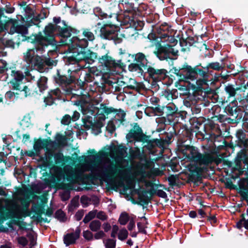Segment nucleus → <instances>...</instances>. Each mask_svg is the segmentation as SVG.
<instances>
[{
    "label": "nucleus",
    "mask_w": 248,
    "mask_h": 248,
    "mask_svg": "<svg viewBox=\"0 0 248 248\" xmlns=\"http://www.w3.org/2000/svg\"><path fill=\"white\" fill-rule=\"evenodd\" d=\"M124 20L127 24H129V26L137 30V26L136 25V19L133 17V15L130 16L124 15Z\"/></svg>",
    "instance_id": "obj_40"
},
{
    "label": "nucleus",
    "mask_w": 248,
    "mask_h": 248,
    "mask_svg": "<svg viewBox=\"0 0 248 248\" xmlns=\"http://www.w3.org/2000/svg\"><path fill=\"white\" fill-rule=\"evenodd\" d=\"M181 150L184 155L188 159L194 162L197 159L199 160L200 153L197 148L193 146L183 145L181 147Z\"/></svg>",
    "instance_id": "obj_17"
},
{
    "label": "nucleus",
    "mask_w": 248,
    "mask_h": 248,
    "mask_svg": "<svg viewBox=\"0 0 248 248\" xmlns=\"http://www.w3.org/2000/svg\"><path fill=\"white\" fill-rule=\"evenodd\" d=\"M78 239L74 234L73 232L67 233L64 236L63 242L66 246L74 244Z\"/></svg>",
    "instance_id": "obj_35"
},
{
    "label": "nucleus",
    "mask_w": 248,
    "mask_h": 248,
    "mask_svg": "<svg viewBox=\"0 0 248 248\" xmlns=\"http://www.w3.org/2000/svg\"><path fill=\"white\" fill-rule=\"evenodd\" d=\"M29 16H31V19H32L34 23H37V27H39V24L40 22V19H41V14H38L37 16H35L33 13H30L28 14Z\"/></svg>",
    "instance_id": "obj_58"
},
{
    "label": "nucleus",
    "mask_w": 248,
    "mask_h": 248,
    "mask_svg": "<svg viewBox=\"0 0 248 248\" xmlns=\"http://www.w3.org/2000/svg\"><path fill=\"white\" fill-rule=\"evenodd\" d=\"M67 158H69V157L64 156L61 152H55L54 153L53 163L62 166L67 162V159H66Z\"/></svg>",
    "instance_id": "obj_30"
},
{
    "label": "nucleus",
    "mask_w": 248,
    "mask_h": 248,
    "mask_svg": "<svg viewBox=\"0 0 248 248\" xmlns=\"http://www.w3.org/2000/svg\"><path fill=\"white\" fill-rule=\"evenodd\" d=\"M248 84H245L244 82L241 83L240 85H237L236 87L232 84H228L225 86L224 90L229 97H234L236 93H240L245 92L248 89Z\"/></svg>",
    "instance_id": "obj_18"
},
{
    "label": "nucleus",
    "mask_w": 248,
    "mask_h": 248,
    "mask_svg": "<svg viewBox=\"0 0 248 248\" xmlns=\"http://www.w3.org/2000/svg\"><path fill=\"white\" fill-rule=\"evenodd\" d=\"M98 111L97 112V116L96 117V120H97L98 122H102L105 120L106 119V115H108L109 113L112 112L113 109H103L104 113H102L101 112L100 113H99V110L100 109H97Z\"/></svg>",
    "instance_id": "obj_39"
},
{
    "label": "nucleus",
    "mask_w": 248,
    "mask_h": 248,
    "mask_svg": "<svg viewBox=\"0 0 248 248\" xmlns=\"http://www.w3.org/2000/svg\"><path fill=\"white\" fill-rule=\"evenodd\" d=\"M168 180L170 186H176L179 181V175H171L168 178Z\"/></svg>",
    "instance_id": "obj_49"
},
{
    "label": "nucleus",
    "mask_w": 248,
    "mask_h": 248,
    "mask_svg": "<svg viewBox=\"0 0 248 248\" xmlns=\"http://www.w3.org/2000/svg\"><path fill=\"white\" fill-rule=\"evenodd\" d=\"M83 236L87 241H91L93 239V233L89 230L84 231Z\"/></svg>",
    "instance_id": "obj_61"
},
{
    "label": "nucleus",
    "mask_w": 248,
    "mask_h": 248,
    "mask_svg": "<svg viewBox=\"0 0 248 248\" xmlns=\"http://www.w3.org/2000/svg\"><path fill=\"white\" fill-rule=\"evenodd\" d=\"M130 219L128 214L126 212H124L121 214L118 221L120 224L124 225Z\"/></svg>",
    "instance_id": "obj_43"
},
{
    "label": "nucleus",
    "mask_w": 248,
    "mask_h": 248,
    "mask_svg": "<svg viewBox=\"0 0 248 248\" xmlns=\"http://www.w3.org/2000/svg\"><path fill=\"white\" fill-rule=\"evenodd\" d=\"M61 94V91L58 88L50 90L48 92L47 96L44 97L45 106H51L55 103V101L56 99H60Z\"/></svg>",
    "instance_id": "obj_19"
},
{
    "label": "nucleus",
    "mask_w": 248,
    "mask_h": 248,
    "mask_svg": "<svg viewBox=\"0 0 248 248\" xmlns=\"http://www.w3.org/2000/svg\"><path fill=\"white\" fill-rule=\"evenodd\" d=\"M79 36H78L79 40H85L88 42V45L89 41H93L95 39V34L92 32L90 29L85 28L82 29V34L79 31Z\"/></svg>",
    "instance_id": "obj_24"
},
{
    "label": "nucleus",
    "mask_w": 248,
    "mask_h": 248,
    "mask_svg": "<svg viewBox=\"0 0 248 248\" xmlns=\"http://www.w3.org/2000/svg\"><path fill=\"white\" fill-rule=\"evenodd\" d=\"M112 112L115 113V117L119 121L123 122L124 121V118L125 116V112L123 109H113Z\"/></svg>",
    "instance_id": "obj_42"
},
{
    "label": "nucleus",
    "mask_w": 248,
    "mask_h": 248,
    "mask_svg": "<svg viewBox=\"0 0 248 248\" xmlns=\"http://www.w3.org/2000/svg\"><path fill=\"white\" fill-rule=\"evenodd\" d=\"M133 82L134 84V85H127L126 86H124L123 88V92L128 93V90L137 91L138 90V83L135 80H133Z\"/></svg>",
    "instance_id": "obj_54"
},
{
    "label": "nucleus",
    "mask_w": 248,
    "mask_h": 248,
    "mask_svg": "<svg viewBox=\"0 0 248 248\" xmlns=\"http://www.w3.org/2000/svg\"><path fill=\"white\" fill-rule=\"evenodd\" d=\"M186 65L187 64L183 65L182 68H179V69L173 67L172 69L171 70L172 73L179 77V80L186 81L188 79V75L186 74V71H185Z\"/></svg>",
    "instance_id": "obj_26"
},
{
    "label": "nucleus",
    "mask_w": 248,
    "mask_h": 248,
    "mask_svg": "<svg viewBox=\"0 0 248 248\" xmlns=\"http://www.w3.org/2000/svg\"><path fill=\"white\" fill-rule=\"evenodd\" d=\"M144 111L149 117L161 116L163 114V109H144Z\"/></svg>",
    "instance_id": "obj_38"
},
{
    "label": "nucleus",
    "mask_w": 248,
    "mask_h": 248,
    "mask_svg": "<svg viewBox=\"0 0 248 248\" xmlns=\"http://www.w3.org/2000/svg\"><path fill=\"white\" fill-rule=\"evenodd\" d=\"M101 227V223L98 220H93L89 224V227L93 232H97L100 230Z\"/></svg>",
    "instance_id": "obj_41"
},
{
    "label": "nucleus",
    "mask_w": 248,
    "mask_h": 248,
    "mask_svg": "<svg viewBox=\"0 0 248 248\" xmlns=\"http://www.w3.org/2000/svg\"><path fill=\"white\" fill-rule=\"evenodd\" d=\"M94 12L96 13V15L99 18L101 19H107L108 18H111L114 17V19L118 18V14L116 13H110L109 15L105 13L102 11V10L99 7H96Z\"/></svg>",
    "instance_id": "obj_31"
},
{
    "label": "nucleus",
    "mask_w": 248,
    "mask_h": 248,
    "mask_svg": "<svg viewBox=\"0 0 248 248\" xmlns=\"http://www.w3.org/2000/svg\"><path fill=\"white\" fill-rule=\"evenodd\" d=\"M229 115L232 116L233 118L238 120L242 118L243 120V117L246 111H248L247 109H224Z\"/></svg>",
    "instance_id": "obj_27"
},
{
    "label": "nucleus",
    "mask_w": 248,
    "mask_h": 248,
    "mask_svg": "<svg viewBox=\"0 0 248 248\" xmlns=\"http://www.w3.org/2000/svg\"><path fill=\"white\" fill-rule=\"evenodd\" d=\"M3 10V13L5 12L7 14H12L14 12L15 8L11 6V4L9 3V4H6L5 8H2Z\"/></svg>",
    "instance_id": "obj_63"
},
{
    "label": "nucleus",
    "mask_w": 248,
    "mask_h": 248,
    "mask_svg": "<svg viewBox=\"0 0 248 248\" xmlns=\"http://www.w3.org/2000/svg\"><path fill=\"white\" fill-rule=\"evenodd\" d=\"M44 147L43 141L41 140H38L35 142L33 145V149L36 153L39 152Z\"/></svg>",
    "instance_id": "obj_51"
},
{
    "label": "nucleus",
    "mask_w": 248,
    "mask_h": 248,
    "mask_svg": "<svg viewBox=\"0 0 248 248\" xmlns=\"http://www.w3.org/2000/svg\"><path fill=\"white\" fill-rule=\"evenodd\" d=\"M78 73L76 70H71L68 69L66 73H62L59 70H57V74L54 77L55 82L61 86H65V89H64V93L66 95L72 94V99L76 98V100H73L72 102L74 105L80 107L81 108H85V106L89 104L88 101L86 100V97L82 94L81 92L79 95L77 94L73 93L74 90L70 85L74 83L78 87V89L83 90L85 85L86 84L85 80H82L80 78H78Z\"/></svg>",
    "instance_id": "obj_4"
},
{
    "label": "nucleus",
    "mask_w": 248,
    "mask_h": 248,
    "mask_svg": "<svg viewBox=\"0 0 248 248\" xmlns=\"http://www.w3.org/2000/svg\"><path fill=\"white\" fill-rule=\"evenodd\" d=\"M119 54L120 56L121 62L125 64L129 63L128 65V69L131 72L137 73L138 70L140 69L141 65H144L143 62L146 61V55L143 52H138L131 54L125 49L122 48L119 49Z\"/></svg>",
    "instance_id": "obj_10"
},
{
    "label": "nucleus",
    "mask_w": 248,
    "mask_h": 248,
    "mask_svg": "<svg viewBox=\"0 0 248 248\" xmlns=\"http://www.w3.org/2000/svg\"><path fill=\"white\" fill-rule=\"evenodd\" d=\"M241 219L236 223L237 227L238 229L244 227L245 229L248 230V217L244 214L241 215Z\"/></svg>",
    "instance_id": "obj_37"
},
{
    "label": "nucleus",
    "mask_w": 248,
    "mask_h": 248,
    "mask_svg": "<svg viewBox=\"0 0 248 248\" xmlns=\"http://www.w3.org/2000/svg\"><path fill=\"white\" fill-rule=\"evenodd\" d=\"M49 32L47 28H46L42 32L39 31L36 33H32L30 36H27V34H17L15 39L17 45L25 41L33 44L34 49L36 52L42 54L45 52L47 45L50 43Z\"/></svg>",
    "instance_id": "obj_7"
},
{
    "label": "nucleus",
    "mask_w": 248,
    "mask_h": 248,
    "mask_svg": "<svg viewBox=\"0 0 248 248\" xmlns=\"http://www.w3.org/2000/svg\"><path fill=\"white\" fill-rule=\"evenodd\" d=\"M106 128L109 133H112L115 130L116 127L113 122L110 121L108 122Z\"/></svg>",
    "instance_id": "obj_62"
},
{
    "label": "nucleus",
    "mask_w": 248,
    "mask_h": 248,
    "mask_svg": "<svg viewBox=\"0 0 248 248\" xmlns=\"http://www.w3.org/2000/svg\"><path fill=\"white\" fill-rule=\"evenodd\" d=\"M54 24L49 23L46 26L43 31L47 28L50 36V43L47 45V48L51 46L56 48L57 41L55 36L61 37V43L62 45L67 46L68 50L72 54L67 58L69 64L78 63L81 61H85L91 63L97 58V55L87 48L88 42L85 40H79V30L68 26L64 20H62L60 17H54Z\"/></svg>",
    "instance_id": "obj_1"
},
{
    "label": "nucleus",
    "mask_w": 248,
    "mask_h": 248,
    "mask_svg": "<svg viewBox=\"0 0 248 248\" xmlns=\"http://www.w3.org/2000/svg\"><path fill=\"white\" fill-rule=\"evenodd\" d=\"M55 217L61 222H65L66 220L65 214L61 209L58 210L55 214Z\"/></svg>",
    "instance_id": "obj_48"
},
{
    "label": "nucleus",
    "mask_w": 248,
    "mask_h": 248,
    "mask_svg": "<svg viewBox=\"0 0 248 248\" xmlns=\"http://www.w3.org/2000/svg\"><path fill=\"white\" fill-rule=\"evenodd\" d=\"M103 242L106 248H115L116 242L113 239H108L106 241H104Z\"/></svg>",
    "instance_id": "obj_55"
},
{
    "label": "nucleus",
    "mask_w": 248,
    "mask_h": 248,
    "mask_svg": "<svg viewBox=\"0 0 248 248\" xmlns=\"http://www.w3.org/2000/svg\"><path fill=\"white\" fill-rule=\"evenodd\" d=\"M150 101L154 106L147 107L145 108H161V106L159 104L160 100L158 98L153 96L150 98Z\"/></svg>",
    "instance_id": "obj_45"
},
{
    "label": "nucleus",
    "mask_w": 248,
    "mask_h": 248,
    "mask_svg": "<svg viewBox=\"0 0 248 248\" xmlns=\"http://www.w3.org/2000/svg\"><path fill=\"white\" fill-rule=\"evenodd\" d=\"M225 58L221 60V63L218 62H212L209 63L206 66H202L203 69L208 70L209 69H213L217 71H220L223 70L226 67V63L224 62Z\"/></svg>",
    "instance_id": "obj_23"
},
{
    "label": "nucleus",
    "mask_w": 248,
    "mask_h": 248,
    "mask_svg": "<svg viewBox=\"0 0 248 248\" xmlns=\"http://www.w3.org/2000/svg\"><path fill=\"white\" fill-rule=\"evenodd\" d=\"M47 81V78L45 76H41L38 79L37 82V85L40 92L43 93L48 88Z\"/></svg>",
    "instance_id": "obj_33"
},
{
    "label": "nucleus",
    "mask_w": 248,
    "mask_h": 248,
    "mask_svg": "<svg viewBox=\"0 0 248 248\" xmlns=\"http://www.w3.org/2000/svg\"><path fill=\"white\" fill-rule=\"evenodd\" d=\"M126 150L127 148L123 146H119L114 149L116 155L115 160L117 163H120L127 156Z\"/></svg>",
    "instance_id": "obj_25"
},
{
    "label": "nucleus",
    "mask_w": 248,
    "mask_h": 248,
    "mask_svg": "<svg viewBox=\"0 0 248 248\" xmlns=\"http://www.w3.org/2000/svg\"><path fill=\"white\" fill-rule=\"evenodd\" d=\"M53 151L48 150L45 154V161L48 164H52L53 163V158L54 157V153Z\"/></svg>",
    "instance_id": "obj_44"
},
{
    "label": "nucleus",
    "mask_w": 248,
    "mask_h": 248,
    "mask_svg": "<svg viewBox=\"0 0 248 248\" xmlns=\"http://www.w3.org/2000/svg\"><path fill=\"white\" fill-rule=\"evenodd\" d=\"M177 42V40L173 36L169 34L162 40L156 41L155 44L156 50L154 51L153 54L160 61L172 60L170 55L178 56V51L173 48Z\"/></svg>",
    "instance_id": "obj_8"
},
{
    "label": "nucleus",
    "mask_w": 248,
    "mask_h": 248,
    "mask_svg": "<svg viewBox=\"0 0 248 248\" xmlns=\"http://www.w3.org/2000/svg\"><path fill=\"white\" fill-rule=\"evenodd\" d=\"M151 55L146 54V61L143 62L144 65H141L140 69L136 73L139 76L147 77L150 81H152V88L158 90L159 88L157 84L158 82H160L165 79L167 77L168 71L165 69H158L152 65L149 61Z\"/></svg>",
    "instance_id": "obj_6"
},
{
    "label": "nucleus",
    "mask_w": 248,
    "mask_h": 248,
    "mask_svg": "<svg viewBox=\"0 0 248 248\" xmlns=\"http://www.w3.org/2000/svg\"><path fill=\"white\" fill-rule=\"evenodd\" d=\"M236 137L240 143L242 140H244L246 138V134L241 130H238L236 133Z\"/></svg>",
    "instance_id": "obj_59"
},
{
    "label": "nucleus",
    "mask_w": 248,
    "mask_h": 248,
    "mask_svg": "<svg viewBox=\"0 0 248 248\" xmlns=\"http://www.w3.org/2000/svg\"><path fill=\"white\" fill-rule=\"evenodd\" d=\"M170 29V27L166 23H164L161 24L159 27H157V36H156L155 34H152L151 36L152 37L154 36L153 39L156 41L158 38H160V40H162V39L165 38L166 36L169 34Z\"/></svg>",
    "instance_id": "obj_22"
},
{
    "label": "nucleus",
    "mask_w": 248,
    "mask_h": 248,
    "mask_svg": "<svg viewBox=\"0 0 248 248\" xmlns=\"http://www.w3.org/2000/svg\"><path fill=\"white\" fill-rule=\"evenodd\" d=\"M17 33L18 34H27L28 33V29L25 25H19L18 23L10 31L9 33L13 34L14 33Z\"/></svg>",
    "instance_id": "obj_34"
},
{
    "label": "nucleus",
    "mask_w": 248,
    "mask_h": 248,
    "mask_svg": "<svg viewBox=\"0 0 248 248\" xmlns=\"http://www.w3.org/2000/svg\"><path fill=\"white\" fill-rule=\"evenodd\" d=\"M120 27L114 25L111 21L103 24L98 22L95 26L94 32L97 37L103 40H113L115 44L122 42V39L118 36Z\"/></svg>",
    "instance_id": "obj_9"
},
{
    "label": "nucleus",
    "mask_w": 248,
    "mask_h": 248,
    "mask_svg": "<svg viewBox=\"0 0 248 248\" xmlns=\"http://www.w3.org/2000/svg\"><path fill=\"white\" fill-rule=\"evenodd\" d=\"M11 76L14 77L10 82L12 84L13 89L16 90H20V85L22 82L24 76L19 71L12 70Z\"/></svg>",
    "instance_id": "obj_20"
},
{
    "label": "nucleus",
    "mask_w": 248,
    "mask_h": 248,
    "mask_svg": "<svg viewBox=\"0 0 248 248\" xmlns=\"http://www.w3.org/2000/svg\"><path fill=\"white\" fill-rule=\"evenodd\" d=\"M235 166L233 168L237 170L240 174L244 172L248 173V157L243 152H239L235 159Z\"/></svg>",
    "instance_id": "obj_14"
},
{
    "label": "nucleus",
    "mask_w": 248,
    "mask_h": 248,
    "mask_svg": "<svg viewBox=\"0 0 248 248\" xmlns=\"http://www.w3.org/2000/svg\"><path fill=\"white\" fill-rule=\"evenodd\" d=\"M124 171L123 170V173L122 174H119L117 173L115 175L112 177V178L109 179H106V180L109 181L111 182V183L116 187H124V191H127L129 189H133L135 186V183L131 179H128L126 181L125 185H124V182L121 180H119L118 181H116V179L114 178V177L117 175L118 177L121 178L122 175H123Z\"/></svg>",
    "instance_id": "obj_16"
},
{
    "label": "nucleus",
    "mask_w": 248,
    "mask_h": 248,
    "mask_svg": "<svg viewBox=\"0 0 248 248\" xmlns=\"http://www.w3.org/2000/svg\"><path fill=\"white\" fill-rule=\"evenodd\" d=\"M95 53L97 55V58L90 64L93 63L95 60H98L99 62L106 68L109 74L113 75H120L121 71L124 69L126 67V64L121 62V61H116L111 57L108 55V54H106L102 56L101 58H98L97 54Z\"/></svg>",
    "instance_id": "obj_11"
},
{
    "label": "nucleus",
    "mask_w": 248,
    "mask_h": 248,
    "mask_svg": "<svg viewBox=\"0 0 248 248\" xmlns=\"http://www.w3.org/2000/svg\"><path fill=\"white\" fill-rule=\"evenodd\" d=\"M199 157V160H196V162L200 165L208 166L215 161L216 159L215 156L209 153H200Z\"/></svg>",
    "instance_id": "obj_21"
},
{
    "label": "nucleus",
    "mask_w": 248,
    "mask_h": 248,
    "mask_svg": "<svg viewBox=\"0 0 248 248\" xmlns=\"http://www.w3.org/2000/svg\"><path fill=\"white\" fill-rule=\"evenodd\" d=\"M31 16H29L28 15H26L25 16V18L26 19V21H25V24L24 25L27 27V29H28L32 25H37V23H34L32 19H31Z\"/></svg>",
    "instance_id": "obj_56"
},
{
    "label": "nucleus",
    "mask_w": 248,
    "mask_h": 248,
    "mask_svg": "<svg viewBox=\"0 0 248 248\" xmlns=\"http://www.w3.org/2000/svg\"><path fill=\"white\" fill-rule=\"evenodd\" d=\"M95 84H96L97 87L101 88L103 90L106 87V84H108L109 86H113V84H115V83H113L112 81L108 79L103 78H102V82H101L100 83H99V82H95Z\"/></svg>",
    "instance_id": "obj_47"
},
{
    "label": "nucleus",
    "mask_w": 248,
    "mask_h": 248,
    "mask_svg": "<svg viewBox=\"0 0 248 248\" xmlns=\"http://www.w3.org/2000/svg\"><path fill=\"white\" fill-rule=\"evenodd\" d=\"M149 165L147 163L141 164L137 166L138 170L137 172L143 177L151 178L153 173L152 170L146 171V169H147Z\"/></svg>",
    "instance_id": "obj_29"
},
{
    "label": "nucleus",
    "mask_w": 248,
    "mask_h": 248,
    "mask_svg": "<svg viewBox=\"0 0 248 248\" xmlns=\"http://www.w3.org/2000/svg\"><path fill=\"white\" fill-rule=\"evenodd\" d=\"M98 157L97 155L88 156L85 163L80 164L75 168L70 165L64 166L63 171L67 181L74 183L81 179L84 173L87 171H91V175L94 178L104 180L112 178L117 173H123V170L119 168L121 167L110 159L101 163H95L94 160Z\"/></svg>",
    "instance_id": "obj_2"
},
{
    "label": "nucleus",
    "mask_w": 248,
    "mask_h": 248,
    "mask_svg": "<svg viewBox=\"0 0 248 248\" xmlns=\"http://www.w3.org/2000/svg\"><path fill=\"white\" fill-rule=\"evenodd\" d=\"M136 128L137 130H131L126 135V138L127 140H130L134 139L138 141L140 140V138L142 134L141 129L139 126H135L134 128Z\"/></svg>",
    "instance_id": "obj_28"
},
{
    "label": "nucleus",
    "mask_w": 248,
    "mask_h": 248,
    "mask_svg": "<svg viewBox=\"0 0 248 248\" xmlns=\"http://www.w3.org/2000/svg\"><path fill=\"white\" fill-rule=\"evenodd\" d=\"M235 166L233 168L237 170L240 174L244 172L248 173V157L243 152H239L235 159Z\"/></svg>",
    "instance_id": "obj_13"
},
{
    "label": "nucleus",
    "mask_w": 248,
    "mask_h": 248,
    "mask_svg": "<svg viewBox=\"0 0 248 248\" xmlns=\"http://www.w3.org/2000/svg\"><path fill=\"white\" fill-rule=\"evenodd\" d=\"M43 62V60L42 57L39 55H36L34 57L33 59L32 64H34L35 66H37L38 64L41 63Z\"/></svg>",
    "instance_id": "obj_64"
},
{
    "label": "nucleus",
    "mask_w": 248,
    "mask_h": 248,
    "mask_svg": "<svg viewBox=\"0 0 248 248\" xmlns=\"http://www.w3.org/2000/svg\"><path fill=\"white\" fill-rule=\"evenodd\" d=\"M92 128L93 130H96L98 133H101V128L104 126V124L102 122H98L97 120L94 121L93 123H91Z\"/></svg>",
    "instance_id": "obj_50"
},
{
    "label": "nucleus",
    "mask_w": 248,
    "mask_h": 248,
    "mask_svg": "<svg viewBox=\"0 0 248 248\" xmlns=\"http://www.w3.org/2000/svg\"><path fill=\"white\" fill-rule=\"evenodd\" d=\"M98 102L97 100H95L92 103V104L90 107H89L87 106V104L84 107L86 108H113L110 107H108L106 104L105 103H101L100 105V107L98 108V107H96V105L98 104Z\"/></svg>",
    "instance_id": "obj_46"
},
{
    "label": "nucleus",
    "mask_w": 248,
    "mask_h": 248,
    "mask_svg": "<svg viewBox=\"0 0 248 248\" xmlns=\"http://www.w3.org/2000/svg\"><path fill=\"white\" fill-rule=\"evenodd\" d=\"M94 79V74L93 73H86L84 77V80H85L86 84L92 82Z\"/></svg>",
    "instance_id": "obj_60"
},
{
    "label": "nucleus",
    "mask_w": 248,
    "mask_h": 248,
    "mask_svg": "<svg viewBox=\"0 0 248 248\" xmlns=\"http://www.w3.org/2000/svg\"><path fill=\"white\" fill-rule=\"evenodd\" d=\"M229 71L225 73L222 72L217 77H215L212 81L205 78L197 80L196 84H191L189 86V92L184 100V104L187 108H201V107L208 106L210 102L205 99L206 96L216 94V91L219 88L220 83L218 78L227 80L229 78Z\"/></svg>",
    "instance_id": "obj_3"
},
{
    "label": "nucleus",
    "mask_w": 248,
    "mask_h": 248,
    "mask_svg": "<svg viewBox=\"0 0 248 248\" xmlns=\"http://www.w3.org/2000/svg\"><path fill=\"white\" fill-rule=\"evenodd\" d=\"M127 4L129 5L130 9L126 10L125 12V13L127 12L129 14H131V15H133L134 14H136L137 12L140 13V9L139 8V7H135L134 3H128Z\"/></svg>",
    "instance_id": "obj_52"
},
{
    "label": "nucleus",
    "mask_w": 248,
    "mask_h": 248,
    "mask_svg": "<svg viewBox=\"0 0 248 248\" xmlns=\"http://www.w3.org/2000/svg\"><path fill=\"white\" fill-rule=\"evenodd\" d=\"M18 200L21 202L23 207L14 199L4 200L5 204L3 208L5 211L3 213L0 212V214L3 217V221L6 219H21L23 217L29 215L30 201L23 197H19Z\"/></svg>",
    "instance_id": "obj_5"
},
{
    "label": "nucleus",
    "mask_w": 248,
    "mask_h": 248,
    "mask_svg": "<svg viewBox=\"0 0 248 248\" xmlns=\"http://www.w3.org/2000/svg\"><path fill=\"white\" fill-rule=\"evenodd\" d=\"M199 66L202 67V66L201 63L194 67H192L188 65H186L185 71H186V74L188 75V79L193 80L196 78L198 75L203 78H205V77L208 76L207 72L208 70H206L203 68H199Z\"/></svg>",
    "instance_id": "obj_15"
},
{
    "label": "nucleus",
    "mask_w": 248,
    "mask_h": 248,
    "mask_svg": "<svg viewBox=\"0 0 248 248\" xmlns=\"http://www.w3.org/2000/svg\"><path fill=\"white\" fill-rule=\"evenodd\" d=\"M128 234L127 231L125 229H123L118 233V238L121 240H124L127 237Z\"/></svg>",
    "instance_id": "obj_57"
},
{
    "label": "nucleus",
    "mask_w": 248,
    "mask_h": 248,
    "mask_svg": "<svg viewBox=\"0 0 248 248\" xmlns=\"http://www.w3.org/2000/svg\"><path fill=\"white\" fill-rule=\"evenodd\" d=\"M34 51L35 49L34 47L32 49H29L26 53H24V60L29 64H32L33 59L34 56Z\"/></svg>",
    "instance_id": "obj_36"
},
{
    "label": "nucleus",
    "mask_w": 248,
    "mask_h": 248,
    "mask_svg": "<svg viewBox=\"0 0 248 248\" xmlns=\"http://www.w3.org/2000/svg\"><path fill=\"white\" fill-rule=\"evenodd\" d=\"M55 170V175L54 176L50 178V183L58 189H66L69 188L71 186L70 185L62 182L65 179V172L63 173L62 169L59 167H56Z\"/></svg>",
    "instance_id": "obj_12"
},
{
    "label": "nucleus",
    "mask_w": 248,
    "mask_h": 248,
    "mask_svg": "<svg viewBox=\"0 0 248 248\" xmlns=\"http://www.w3.org/2000/svg\"><path fill=\"white\" fill-rule=\"evenodd\" d=\"M135 191L138 194V200L140 202H141L142 204H145L148 203L149 201L150 200V198L148 196L149 191L144 190L140 192L139 189H135Z\"/></svg>",
    "instance_id": "obj_32"
},
{
    "label": "nucleus",
    "mask_w": 248,
    "mask_h": 248,
    "mask_svg": "<svg viewBox=\"0 0 248 248\" xmlns=\"http://www.w3.org/2000/svg\"><path fill=\"white\" fill-rule=\"evenodd\" d=\"M171 110H175V111H172L173 115L176 117H181L182 120L184 119L186 117L187 112L185 110H181L179 112H177L178 109H170Z\"/></svg>",
    "instance_id": "obj_53"
}]
</instances>
